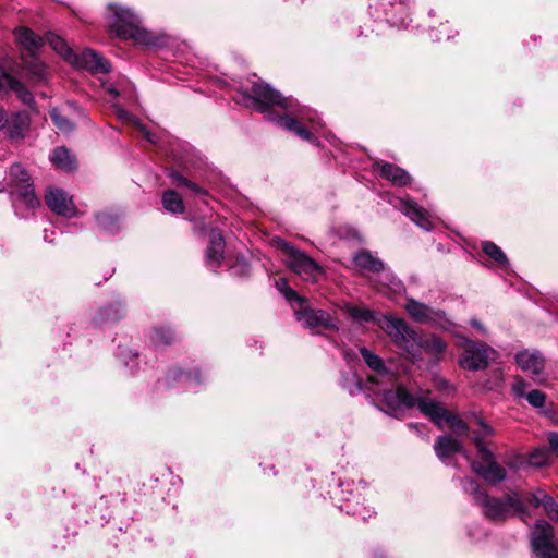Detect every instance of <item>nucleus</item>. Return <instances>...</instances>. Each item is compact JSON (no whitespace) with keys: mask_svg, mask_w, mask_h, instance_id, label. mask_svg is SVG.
Instances as JSON below:
<instances>
[{"mask_svg":"<svg viewBox=\"0 0 558 558\" xmlns=\"http://www.w3.org/2000/svg\"><path fill=\"white\" fill-rule=\"evenodd\" d=\"M52 163L62 170L71 171L75 167V162L70 151L65 147H57L50 157Z\"/></svg>","mask_w":558,"mask_h":558,"instance_id":"nucleus-28","label":"nucleus"},{"mask_svg":"<svg viewBox=\"0 0 558 558\" xmlns=\"http://www.w3.org/2000/svg\"><path fill=\"white\" fill-rule=\"evenodd\" d=\"M2 191V189H0V192Z\"/></svg>","mask_w":558,"mask_h":558,"instance_id":"nucleus-53","label":"nucleus"},{"mask_svg":"<svg viewBox=\"0 0 558 558\" xmlns=\"http://www.w3.org/2000/svg\"><path fill=\"white\" fill-rule=\"evenodd\" d=\"M295 317L308 329H316L323 327L330 330H337L338 326L333 318L323 310H314L305 306V303L294 308Z\"/></svg>","mask_w":558,"mask_h":558,"instance_id":"nucleus-11","label":"nucleus"},{"mask_svg":"<svg viewBox=\"0 0 558 558\" xmlns=\"http://www.w3.org/2000/svg\"><path fill=\"white\" fill-rule=\"evenodd\" d=\"M379 326L391 338L393 343L409 355L413 363L422 361L425 352L435 361H439L447 344L437 336L422 337L411 329L403 319L385 315L379 319Z\"/></svg>","mask_w":558,"mask_h":558,"instance_id":"nucleus-2","label":"nucleus"},{"mask_svg":"<svg viewBox=\"0 0 558 558\" xmlns=\"http://www.w3.org/2000/svg\"><path fill=\"white\" fill-rule=\"evenodd\" d=\"M372 513L373 512L369 509H366L365 507H360L352 511L353 515H357V517L362 518L363 520H367L368 518H371Z\"/></svg>","mask_w":558,"mask_h":558,"instance_id":"nucleus-42","label":"nucleus"},{"mask_svg":"<svg viewBox=\"0 0 558 558\" xmlns=\"http://www.w3.org/2000/svg\"><path fill=\"white\" fill-rule=\"evenodd\" d=\"M470 324L473 328L478 330L481 333L486 335V332H487L486 328L477 319H472L470 322Z\"/></svg>","mask_w":558,"mask_h":558,"instance_id":"nucleus-46","label":"nucleus"},{"mask_svg":"<svg viewBox=\"0 0 558 558\" xmlns=\"http://www.w3.org/2000/svg\"><path fill=\"white\" fill-rule=\"evenodd\" d=\"M554 529L544 520L535 523L532 532V548L538 558H558V549L553 543Z\"/></svg>","mask_w":558,"mask_h":558,"instance_id":"nucleus-10","label":"nucleus"},{"mask_svg":"<svg viewBox=\"0 0 558 558\" xmlns=\"http://www.w3.org/2000/svg\"><path fill=\"white\" fill-rule=\"evenodd\" d=\"M108 218H109V217H107V216H100V217H98V221H99V223H100L104 228L106 227V222H107V219H108Z\"/></svg>","mask_w":558,"mask_h":558,"instance_id":"nucleus-50","label":"nucleus"},{"mask_svg":"<svg viewBox=\"0 0 558 558\" xmlns=\"http://www.w3.org/2000/svg\"><path fill=\"white\" fill-rule=\"evenodd\" d=\"M141 131L150 143L155 142L154 135L149 133L145 128L141 126Z\"/></svg>","mask_w":558,"mask_h":558,"instance_id":"nucleus-47","label":"nucleus"},{"mask_svg":"<svg viewBox=\"0 0 558 558\" xmlns=\"http://www.w3.org/2000/svg\"><path fill=\"white\" fill-rule=\"evenodd\" d=\"M108 24L110 32L122 39H131L136 45L146 47L158 46V39L147 29L141 26L140 17L131 10L109 4Z\"/></svg>","mask_w":558,"mask_h":558,"instance_id":"nucleus-4","label":"nucleus"},{"mask_svg":"<svg viewBox=\"0 0 558 558\" xmlns=\"http://www.w3.org/2000/svg\"><path fill=\"white\" fill-rule=\"evenodd\" d=\"M23 59V65L25 70L27 71V75L35 82H40L46 80L47 77V71L46 66L36 58L34 57H26L22 56Z\"/></svg>","mask_w":558,"mask_h":558,"instance_id":"nucleus-27","label":"nucleus"},{"mask_svg":"<svg viewBox=\"0 0 558 558\" xmlns=\"http://www.w3.org/2000/svg\"><path fill=\"white\" fill-rule=\"evenodd\" d=\"M459 345L464 348L459 365L468 371L484 369L497 356V352L493 348L482 342L462 338Z\"/></svg>","mask_w":558,"mask_h":558,"instance_id":"nucleus-6","label":"nucleus"},{"mask_svg":"<svg viewBox=\"0 0 558 558\" xmlns=\"http://www.w3.org/2000/svg\"><path fill=\"white\" fill-rule=\"evenodd\" d=\"M276 288L284 295L289 302H296L299 305L306 303V300L300 296L293 289H291L284 278L276 280Z\"/></svg>","mask_w":558,"mask_h":558,"instance_id":"nucleus-32","label":"nucleus"},{"mask_svg":"<svg viewBox=\"0 0 558 558\" xmlns=\"http://www.w3.org/2000/svg\"><path fill=\"white\" fill-rule=\"evenodd\" d=\"M437 386L439 389H446L449 384L445 379H440Z\"/></svg>","mask_w":558,"mask_h":558,"instance_id":"nucleus-49","label":"nucleus"},{"mask_svg":"<svg viewBox=\"0 0 558 558\" xmlns=\"http://www.w3.org/2000/svg\"><path fill=\"white\" fill-rule=\"evenodd\" d=\"M548 440L553 451L558 456V434H549Z\"/></svg>","mask_w":558,"mask_h":558,"instance_id":"nucleus-43","label":"nucleus"},{"mask_svg":"<svg viewBox=\"0 0 558 558\" xmlns=\"http://www.w3.org/2000/svg\"><path fill=\"white\" fill-rule=\"evenodd\" d=\"M186 187H189L192 192H194L197 195L206 194V191L203 187H201L198 184H196L192 181H190V184H187Z\"/></svg>","mask_w":558,"mask_h":558,"instance_id":"nucleus-45","label":"nucleus"},{"mask_svg":"<svg viewBox=\"0 0 558 558\" xmlns=\"http://www.w3.org/2000/svg\"><path fill=\"white\" fill-rule=\"evenodd\" d=\"M376 166L380 168L381 177L391 181L395 185L403 186L411 182L410 174L392 163H383L380 166L377 163Z\"/></svg>","mask_w":558,"mask_h":558,"instance_id":"nucleus-23","label":"nucleus"},{"mask_svg":"<svg viewBox=\"0 0 558 558\" xmlns=\"http://www.w3.org/2000/svg\"><path fill=\"white\" fill-rule=\"evenodd\" d=\"M434 449L437 457L441 460L456 452H461L466 459H469V454L463 451L460 441L448 435L439 436L434 445Z\"/></svg>","mask_w":558,"mask_h":558,"instance_id":"nucleus-21","label":"nucleus"},{"mask_svg":"<svg viewBox=\"0 0 558 558\" xmlns=\"http://www.w3.org/2000/svg\"><path fill=\"white\" fill-rule=\"evenodd\" d=\"M8 137L12 141L24 140L31 130V117L26 112H14L5 126Z\"/></svg>","mask_w":558,"mask_h":558,"instance_id":"nucleus-18","label":"nucleus"},{"mask_svg":"<svg viewBox=\"0 0 558 558\" xmlns=\"http://www.w3.org/2000/svg\"><path fill=\"white\" fill-rule=\"evenodd\" d=\"M400 210L408 216L413 222L424 230H430L434 225L429 213L415 202L409 199H400Z\"/></svg>","mask_w":558,"mask_h":558,"instance_id":"nucleus-17","label":"nucleus"},{"mask_svg":"<svg viewBox=\"0 0 558 558\" xmlns=\"http://www.w3.org/2000/svg\"><path fill=\"white\" fill-rule=\"evenodd\" d=\"M47 40L51 48L70 63L74 51L68 46L64 39L56 34H48Z\"/></svg>","mask_w":558,"mask_h":558,"instance_id":"nucleus-31","label":"nucleus"},{"mask_svg":"<svg viewBox=\"0 0 558 558\" xmlns=\"http://www.w3.org/2000/svg\"><path fill=\"white\" fill-rule=\"evenodd\" d=\"M277 123L286 130L294 132L296 135L306 141H312L314 138L312 133L303 128L295 118L289 116L279 117L277 119Z\"/></svg>","mask_w":558,"mask_h":558,"instance_id":"nucleus-29","label":"nucleus"},{"mask_svg":"<svg viewBox=\"0 0 558 558\" xmlns=\"http://www.w3.org/2000/svg\"><path fill=\"white\" fill-rule=\"evenodd\" d=\"M169 175H170L172 182L174 184H177L178 186H186L187 184H190V180H187L186 178H184L183 175H181L178 172H171Z\"/></svg>","mask_w":558,"mask_h":558,"instance_id":"nucleus-40","label":"nucleus"},{"mask_svg":"<svg viewBox=\"0 0 558 558\" xmlns=\"http://www.w3.org/2000/svg\"><path fill=\"white\" fill-rule=\"evenodd\" d=\"M348 313L357 320L369 322L373 319L372 312L365 307L348 306Z\"/></svg>","mask_w":558,"mask_h":558,"instance_id":"nucleus-34","label":"nucleus"},{"mask_svg":"<svg viewBox=\"0 0 558 558\" xmlns=\"http://www.w3.org/2000/svg\"><path fill=\"white\" fill-rule=\"evenodd\" d=\"M49 114L59 131L70 133L74 130V116H83V112L76 106L68 104L62 109L51 108Z\"/></svg>","mask_w":558,"mask_h":558,"instance_id":"nucleus-15","label":"nucleus"},{"mask_svg":"<svg viewBox=\"0 0 558 558\" xmlns=\"http://www.w3.org/2000/svg\"><path fill=\"white\" fill-rule=\"evenodd\" d=\"M353 262L356 267L374 274H378L385 268L384 263L367 251L357 252L353 257Z\"/></svg>","mask_w":558,"mask_h":558,"instance_id":"nucleus-25","label":"nucleus"},{"mask_svg":"<svg viewBox=\"0 0 558 558\" xmlns=\"http://www.w3.org/2000/svg\"><path fill=\"white\" fill-rule=\"evenodd\" d=\"M0 85L3 87H8L11 90H14L17 95V97L24 102L25 105L31 106L34 102V97L32 93L17 80H15L13 76L9 74H3L0 80Z\"/></svg>","mask_w":558,"mask_h":558,"instance_id":"nucleus-26","label":"nucleus"},{"mask_svg":"<svg viewBox=\"0 0 558 558\" xmlns=\"http://www.w3.org/2000/svg\"><path fill=\"white\" fill-rule=\"evenodd\" d=\"M391 283L393 284V288H392V289H393L395 291H399V290H401L402 284H401V282H400V281H398V280H391Z\"/></svg>","mask_w":558,"mask_h":558,"instance_id":"nucleus-48","label":"nucleus"},{"mask_svg":"<svg viewBox=\"0 0 558 558\" xmlns=\"http://www.w3.org/2000/svg\"><path fill=\"white\" fill-rule=\"evenodd\" d=\"M225 241L220 232L210 233L209 246L206 250V262L210 267H218L223 259Z\"/></svg>","mask_w":558,"mask_h":558,"instance_id":"nucleus-22","label":"nucleus"},{"mask_svg":"<svg viewBox=\"0 0 558 558\" xmlns=\"http://www.w3.org/2000/svg\"><path fill=\"white\" fill-rule=\"evenodd\" d=\"M8 124V113L3 109L2 106H0V131H3Z\"/></svg>","mask_w":558,"mask_h":558,"instance_id":"nucleus-44","label":"nucleus"},{"mask_svg":"<svg viewBox=\"0 0 558 558\" xmlns=\"http://www.w3.org/2000/svg\"><path fill=\"white\" fill-rule=\"evenodd\" d=\"M163 208L173 214H182L184 204L182 197L173 190H168L162 195Z\"/></svg>","mask_w":558,"mask_h":558,"instance_id":"nucleus-30","label":"nucleus"},{"mask_svg":"<svg viewBox=\"0 0 558 558\" xmlns=\"http://www.w3.org/2000/svg\"><path fill=\"white\" fill-rule=\"evenodd\" d=\"M300 120H306L308 121L311 124H312V129L314 131H318L320 128H323V123L320 121V119L318 117H316V114L314 113H311L310 116H300L299 117Z\"/></svg>","mask_w":558,"mask_h":558,"instance_id":"nucleus-39","label":"nucleus"},{"mask_svg":"<svg viewBox=\"0 0 558 558\" xmlns=\"http://www.w3.org/2000/svg\"><path fill=\"white\" fill-rule=\"evenodd\" d=\"M276 242L287 255V264L292 271L307 281L316 279L317 275L320 272V267L314 259L298 251L294 246L283 240L278 239Z\"/></svg>","mask_w":558,"mask_h":558,"instance_id":"nucleus-8","label":"nucleus"},{"mask_svg":"<svg viewBox=\"0 0 558 558\" xmlns=\"http://www.w3.org/2000/svg\"><path fill=\"white\" fill-rule=\"evenodd\" d=\"M407 312L414 318L416 322L426 323L434 319V316H437L438 313L434 312L427 305L417 302L413 299H409L405 304Z\"/></svg>","mask_w":558,"mask_h":558,"instance_id":"nucleus-24","label":"nucleus"},{"mask_svg":"<svg viewBox=\"0 0 558 558\" xmlns=\"http://www.w3.org/2000/svg\"><path fill=\"white\" fill-rule=\"evenodd\" d=\"M548 460V451L546 449L534 450L529 458V463L534 466H542Z\"/></svg>","mask_w":558,"mask_h":558,"instance_id":"nucleus-35","label":"nucleus"},{"mask_svg":"<svg viewBox=\"0 0 558 558\" xmlns=\"http://www.w3.org/2000/svg\"><path fill=\"white\" fill-rule=\"evenodd\" d=\"M45 201L47 206L58 215L72 217L76 214L72 197H70L62 189H48L45 195Z\"/></svg>","mask_w":558,"mask_h":558,"instance_id":"nucleus-13","label":"nucleus"},{"mask_svg":"<svg viewBox=\"0 0 558 558\" xmlns=\"http://www.w3.org/2000/svg\"><path fill=\"white\" fill-rule=\"evenodd\" d=\"M173 339V335L169 329H157L155 331L154 341L158 344H168Z\"/></svg>","mask_w":558,"mask_h":558,"instance_id":"nucleus-37","label":"nucleus"},{"mask_svg":"<svg viewBox=\"0 0 558 558\" xmlns=\"http://www.w3.org/2000/svg\"><path fill=\"white\" fill-rule=\"evenodd\" d=\"M409 427L410 428H416V425L415 424H409Z\"/></svg>","mask_w":558,"mask_h":558,"instance_id":"nucleus-52","label":"nucleus"},{"mask_svg":"<svg viewBox=\"0 0 558 558\" xmlns=\"http://www.w3.org/2000/svg\"><path fill=\"white\" fill-rule=\"evenodd\" d=\"M365 363L374 371L368 376L367 389L379 398L380 409L389 415L398 417L404 410L415 407V397L397 384L393 373L387 371L381 359L366 348L360 350Z\"/></svg>","mask_w":558,"mask_h":558,"instance_id":"nucleus-1","label":"nucleus"},{"mask_svg":"<svg viewBox=\"0 0 558 558\" xmlns=\"http://www.w3.org/2000/svg\"><path fill=\"white\" fill-rule=\"evenodd\" d=\"M462 487L465 493L473 496L476 504L483 507L485 517L492 521H504L508 517L525 513L524 504L517 495H509L505 499L490 498L481 489L478 483L469 477L463 478Z\"/></svg>","mask_w":558,"mask_h":558,"instance_id":"nucleus-3","label":"nucleus"},{"mask_svg":"<svg viewBox=\"0 0 558 558\" xmlns=\"http://www.w3.org/2000/svg\"><path fill=\"white\" fill-rule=\"evenodd\" d=\"M526 389L527 383L521 377H515L512 385L514 395L519 398H525L529 404L534 408H544L547 399L546 395L538 389H533L531 391H526Z\"/></svg>","mask_w":558,"mask_h":558,"instance_id":"nucleus-19","label":"nucleus"},{"mask_svg":"<svg viewBox=\"0 0 558 558\" xmlns=\"http://www.w3.org/2000/svg\"><path fill=\"white\" fill-rule=\"evenodd\" d=\"M547 496L548 495L544 490L538 489L530 494L529 500L534 507H541L543 506Z\"/></svg>","mask_w":558,"mask_h":558,"instance_id":"nucleus-38","label":"nucleus"},{"mask_svg":"<svg viewBox=\"0 0 558 558\" xmlns=\"http://www.w3.org/2000/svg\"><path fill=\"white\" fill-rule=\"evenodd\" d=\"M542 507L551 520L558 521V505L549 495L545 498Z\"/></svg>","mask_w":558,"mask_h":558,"instance_id":"nucleus-36","label":"nucleus"},{"mask_svg":"<svg viewBox=\"0 0 558 558\" xmlns=\"http://www.w3.org/2000/svg\"><path fill=\"white\" fill-rule=\"evenodd\" d=\"M17 44L27 52L28 57L36 56L43 46L44 39L27 27L21 26L14 31Z\"/></svg>","mask_w":558,"mask_h":558,"instance_id":"nucleus-20","label":"nucleus"},{"mask_svg":"<svg viewBox=\"0 0 558 558\" xmlns=\"http://www.w3.org/2000/svg\"><path fill=\"white\" fill-rule=\"evenodd\" d=\"M70 64L77 69H86L92 72H109L110 66L97 52L86 49L81 53L74 52Z\"/></svg>","mask_w":558,"mask_h":558,"instance_id":"nucleus-14","label":"nucleus"},{"mask_svg":"<svg viewBox=\"0 0 558 558\" xmlns=\"http://www.w3.org/2000/svg\"><path fill=\"white\" fill-rule=\"evenodd\" d=\"M474 442L483 463L472 462V470L492 484L502 482L506 478V471L496 463L494 453L483 445V441L477 436L474 437Z\"/></svg>","mask_w":558,"mask_h":558,"instance_id":"nucleus-9","label":"nucleus"},{"mask_svg":"<svg viewBox=\"0 0 558 558\" xmlns=\"http://www.w3.org/2000/svg\"><path fill=\"white\" fill-rule=\"evenodd\" d=\"M7 180L11 193H16L26 207L33 209L39 206L40 201L34 192L31 177L20 163L11 166Z\"/></svg>","mask_w":558,"mask_h":558,"instance_id":"nucleus-7","label":"nucleus"},{"mask_svg":"<svg viewBox=\"0 0 558 558\" xmlns=\"http://www.w3.org/2000/svg\"><path fill=\"white\" fill-rule=\"evenodd\" d=\"M108 93L111 96H113V97H118L119 96V92L116 88H113V87L108 88Z\"/></svg>","mask_w":558,"mask_h":558,"instance_id":"nucleus-51","label":"nucleus"},{"mask_svg":"<svg viewBox=\"0 0 558 558\" xmlns=\"http://www.w3.org/2000/svg\"><path fill=\"white\" fill-rule=\"evenodd\" d=\"M252 97L259 105V110L274 105H278L283 109L294 107L292 99L282 97L278 92L264 83H255L253 85Z\"/></svg>","mask_w":558,"mask_h":558,"instance_id":"nucleus-12","label":"nucleus"},{"mask_svg":"<svg viewBox=\"0 0 558 558\" xmlns=\"http://www.w3.org/2000/svg\"><path fill=\"white\" fill-rule=\"evenodd\" d=\"M415 405L420 411L429 417L440 428L448 426L457 435H463L468 432V425L459 415L448 412L439 403L425 398H415Z\"/></svg>","mask_w":558,"mask_h":558,"instance_id":"nucleus-5","label":"nucleus"},{"mask_svg":"<svg viewBox=\"0 0 558 558\" xmlns=\"http://www.w3.org/2000/svg\"><path fill=\"white\" fill-rule=\"evenodd\" d=\"M478 424H480V426L482 428V435L480 436L477 434H474L473 437H472L473 439H474L475 436H477L482 440V437L489 436V435L494 434V429L489 425L484 423L483 421H478Z\"/></svg>","mask_w":558,"mask_h":558,"instance_id":"nucleus-41","label":"nucleus"},{"mask_svg":"<svg viewBox=\"0 0 558 558\" xmlns=\"http://www.w3.org/2000/svg\"><path fill=\"white\" fill-rule=\"evenodd\" d=\"M483 252L499 264H507L508 259L505 253L493 242H484L482 245Z\"/></svg>","mask_w":558,"mask_h":558,"instance_id":"nucleus-33","label":"nucleus"},{"mask_svg":"<svg viewBox=\"0 0 558 558\" xmlns=\"http://www.w3.org/2000/svg\"><path fill=\"white\" fill-rule=\"evenodd\" d=\"M515 361L523 372L529 373L533 377L542 375L545 367V359L538 351H520L515 355Z\"/></svg>","mask_w":558,"mask_h":558,"instance_id":"nucleus-16","label":"nucleus"}]
</instances>
